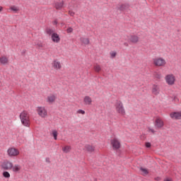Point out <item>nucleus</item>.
Instances as JSON below:
<instances>
[{
  "instance_id": "obj_2",
  "label": "nucleus",
  "mask_w": 181,
  "mask_h": 181,
  "mask_svg": "<svg viewBox=\"0 0 181 181\" xmlns=\"http://www.w3.org/2000/svg\"><path fill=\"white\" fill-rule=\"evenodd\" d=\"M115 107L117 114H119V115H125V108L124 107L122 102L119 100L117 101L115 104Z\"/></svg>"
},
{
  "instance_id": "obj_35",
  "label": "nucleus",
  "mask_w": 181,
  "mask_h": 181,
  "mask_svg": "<svg viewBox=\"0 0 181 181\" xmlns=\"http://www.w3.org/2000/svg\"><path fill=\"white\" fill-rule=\"evenodd\" d=\"M146 147L151 148V143H149V142L146 143Z\"/></svg>"
},
{
  "instance_id": "obj_13",
  "label": "nucleus",
  "mask_w": 181,
  "mask_h": 181,
  "mask_svg": "<svg viewBox=\"0 0 181 181\" xmlns=\"http://www.w3.org/2000/svg\"><path fill=\"white\" fill-rule=\"evenodd\" d=\"M84 151L88 152V153H94V152H95V146L90 144H86L84 146Z\"/></svg>"
},
{
  "instance_id": "obj_18",
  "label": "nucleus",
  "mask_w": 181,
  "mask_h": 181,
  "mask_svg": "<svg viewBox=\"0 0 181 181\" xmlns=\"http://www.w3.org/2000/svg\"><path fill=\"white\" fill-rule=\"evenodd\" d=\"M54 8H57L58 11H60L62 8H64V1H57L54 4Z\"/></svg>"
},
{
  "instance_id": "obj_27",
  "label": "nucleus",
  "mask_w": 181,
  "mask_h": 181,
  "mask_svg": "<svg viewBox=\"0 0 181 181\" xmlns=\"http://www.w3.org/2000/svg\"><path fill=\"white\" fill-rule=\"evenodd\" d=\"M46 33H47V35H49L52 36L53 33H54V30H53L52 28H47Z\"/></svg>"
},
{
  "instance_id": "obj_39",
  "label": "nucleus",
  "mask_w": 181,
  "mask_h": 181,
  "mask_svg": "<svg viewBox=\"0 0 181 181\" xmlns=\"http://www.w3.org/2000/svg\"><path fill=\"white\" fill-rule=\"evenodd\" d=\"M46 162H47L48 163H50V160L49 158H46Z\"/></svg>"
},
{
  "instance_id": "obj_38",
  "label": "nucleus",
  "mask_w": 181,
  "mask_h": 181,
  "mask_svg": "<svg viewBox=\"0 0 181 181\" xmlns=\"http://www.w3.org/2000/svg\"><path fill=\"white\" fill-rule=\"evenodd\" d=\"M2 11H4V7H2L1 6H0V12H2Z\"/></svg>"
},
{
  "instance_id": "obj_6",
  "label": "nucleus",
  "mask_w": 181,
  "mask_h": 181,
  "mask_svg": "<svg viewBox=\"0 0 181 181\" xmlns=\"http://www.w3.org/2000/svg\"><path fill=\"white\" fill-rule=\"evenodd\" d=\"M37 113L41 118H46L47 117V110L45 107H37Z\"/></svg>"
},
{
  "instance_id": "obj_7",
  "label": "nucleus",
  "mask_w": 181,
  "mask_h": 181,
  "mask_svg": "<svg viewBox=\"0 0 181 181\" xmlns=\"http://www.w3.org/2000/svg\"><path fill=\"white\" fill-rule=\"evenodd\" d=\"M154 127L157 129H162V128L165 127V122H163V119H162V118L157 117L154 122Z\"/></svg>"
},
{
  "instance_id": "obj_28",
  "label": "nucleus",
  "mask_w": 181,
  "mask_h": 181,
  "mask_svg": "<svg viewBox=\"0 0 181 181\" xmlns=\"http://www.w3.org/2000/svg\"><path fill=\"white\" fill-rule=\"evenodd\" d=\"M94 70L96 73H100V71H101V66L95 64L94 66Z\"/></svg>"
},
{
  "instance_id": "obj_11",
  "label": "nucleus",
  "mask_w": 181,
  "mask_h": 181,
  "mask_svg": "<svg viewBox=\"0 0 181 181\" xmlns=\"http://www.w3.org/2000/svg\"><path fill=\"white\" fill-rule=\"evenodd\" d=\"M13 167V163H12V162L11 161H4L1 164V168L4 170H11Z\"/></svg>"
},
{
  "instance_id": "obj_3",
  "label": "nucleus",
  "mask_w": 181,
  "mask_h": 181,
  "mask_svg": "<svg viewBox=\"0 0 181 181\" xmlns=\"http://www.w3.org/2000/svg\"><path fill=\"white\" fill-rule=\"evenodd\" d=\"M153 64L156 67H165L166 66V60L162 57H157L153 59Z\"/></svg>"
},
{
  "instance_id": "obj_37",
  "label": "nucleus",
  "mask_w": 181,
  "mask_h": 181,
  "mask_svg": "<svg viewBox=\"0 0 181 181\" xmlns=\"http://www.w3.org/2000/svg\"><path fill=\"white\" fill-rule=\"evenodd\" d=\"M37 45L38 46V47H42L43 45H42V42H40L38 44H37Z\"/></svg>"
},
{
  "instance_id": "obj_34",
  "label": "nucleus",
  "mask_w": 181,
  "mask_h": 181,
  "mask_svg": "<svg viewBox=\"0 0 181 181\" xmlns=\"http://www.w3.org/2000/svg\"><path fill=\"white\" fill-rule=\"evenodd\" d=\"M148 132H151L152 134H155V129H151V128H148Z\"/></svg>"
},
{
  "instance_id": "obj_40",
  "label": "nucleus",
  "mask_w": 181,
  "mask_h": 181,
  "mask_svg": "<svg viewBox=\"0 0 181 181\" xmlns=\"http://www.w3.org/2000/svg\"><path fill=\"white\" fill-rule=\"evenodd\" d=\"M164 181H172V180L169 178H166Z\"/></svg>"
},
{
  "instance_id": "obj_19",
  "label": "nucleus",
  "mask_w": 181,
  "mask_h": 181,
  "mask_svg": "<svg viewBox=\"0 0 181 181\" xmlns=\"http://www.w3.org/2000/svg\"><path fill=\"white\" fill-rule=\"evenodd\" d=\"M159 93H160V89L159 88V86L153 85L152 88V93L154 94V95H158Z\"/></svg>"
},
{
  "instance_id": "obj_23",
  "label": "nucleus",
  "mask_w": 181,
  "mask_h": 181,
  "mask_svg": "<svg viewBox=\"0 0 181 181\" xmlns=\"http://www.w3.org/2000/svg\"><path fill=\"white\" fill-rule=\"evenodd\" d=\"M119 11H125L128 9L129 6L127 4H120L117 6Z\"/></svg>"
},
{
  "instance_id": "obj_20",
  "label": "nucleus",
  "mask_w": 181,
  "mask_h": 181,
  "mask_svg": "<svg viewBox=\"0 0 181 181\" xmlns=\"http://www.w3.org/2000/svg\"><path fill=\"white\" fill-rule=\"evenodd\" d=\"M12 171L14 172L15 173H19L22 169V166L19 164H16L13 165L12 167Z\"/></svg>"
},
{
  "instance_id": "obj_10",
  "label": "nucleus",
  "mask_w": 181,
  "mask_h": 181,
  "mask_svg": "<svg viewBox=\"0 0 181 181\" xmlns=\"http://www.w3.org/2000/svg\"><path fill=\"white\" fill-rule=\"evenodd\" d=\"M111 145L115 151H117V149H119L121 148V142H119V140L118 139H113L111 140Z\"/></svg>"
},
{
  "instance_id": "obj_32",
  "label": "nucleus",
  "mask_w": 181,
  "mask_h": 181,
  "mask_svg": "<svg viewBox=\"0 0 181 181\" xmlns=\"http://www.w3.org/2000/svg\"><path fill=\"white\" fill-rule=\"evenodd\" d=\"M69 15H70V16H74V15H76V13H74V11H69Z\"/></svg>"
},
{
  "instance_id": "obj_17",
  "label": "nucleus",
  "mask_w": 181,
  "mask_h": 181,
  "mask_svg": "<svg viewBox=\"0 0 181 181\" xmlns=\"http://www.w3.org/2000/svg\"><path fill=\"white\" fill-rule=\"evenodd\" d=\"M51 39L54 43H59L60 42V36L56 33L52 34Z\"/></svg>"
},
{
  "instance_id": "obj_24",
  "label": "nucleus",
  "mask_w": 181,
  "mask_h": 181,
  "mask_svg": "<svg viewBox=\"0 0 181 181\" xmlns=\"http://www.w3.org/2000/svg\"><path fill=\"white\" fill-rule=\"evenodd\" d=\"M51 135L53 136L54 141H57V135H59V132L57 130L54 129L52 131Z\"/></svg>"
},
{
  "instance_id": "obj_8",
  "label": "nucleus",
  "mask_w": 181,
  "mask_h": 181,
  "mask_svg": "<svg viewBox=\"0 0 181 181\" xmlns=\"http://www.w3.org/2000/svg\"><path fill=\"white\" fill-rule=\"evenodd\" d=\"M170 118L180 121L181 119V111H173L170 113Z\"/></svg>"
},
{
  "instance_id": "obj_41",
  "label": "nucleus",
  "mask_w": 181,
  "mask_h": 181,
  "mask_svg": "<svg viewBox=\"0 0 181 181\" xmlns=\"http://www.w3.org/2000/svg\"><path fill=\"white\" fill-rule=\"evenodd\" d=\"M54 25H57V21L54 22Z\"/></svg>"
},
{
  "instance_id": "obj_22",
  "label": "nucleus",
  "mask_w": 181,
  "mask_h": 181,
  "mask_svg": "<svg viewBox=\"0 0 181 181\" xmlns=\"http://www.w3.org/2000/svg\"><path fill=\"white\" fill-rule=\"evenodd\" d=\"M62 151L64 152V153H70V152L71 151V146H64V147H62Z\"/></svg>"
},
{
  "instance_id": "obj_4",
  "label": "nucleus",
  "mask_w": 181,
  "mask_h": 181,
  "mask_svg": "<svg viewBox=\"0 0 181 181\" xmlns=\"http://www.w3.org/2000/svg\"><path fill=\"white\" fill-rule=\"evenodd\" d=\"M165 81L168 86H175V83H176V76L173 75V74H167L165 76Z\"/></svg>"
},
{
  "instance_id": "obj_31",
  "label": "nucleus",
  "mask_w": 181,
  "mask_h": 181,
  "mask_svg": "<svg viewBox=\"0 0 181 181\" xmlns=\"http://www.w3.org/2000/svg\"><path fill=\"white\" fill-rule=\"evenodd\" d=\"M76 114H81V115H84L86 114V111L79 109L76 111Z\"/></svg>"
},
{
  "instance_id": "obj_21",
  "label": "nucleus",
  "mask_w": 181,
  "mask_h": 181,
  "mask_svg": "<svg viewBox=\"0 0 181 181\" xmlns=\"http://www.w3.org/2000/svg\"><path fill=\"white\" fill-rule=\"evenodd\" d=\"M80 42L82 43V45H84V46L90 45V40L87 37H81L80 38Z\"/></svg>"
},
{
  "instance_id": "obj_9",
  "label": "nucleus",
  "mask_w": 181,
  "mask_h": 181,
  "mask_svg": "<svg viewBox=\"0 0 181 181\" xmlns=\"http://www.w3.org/2000/svg\"><path fill=\"white\" fill-rule=\"evenodd\" d=\"M52 67L56 71H59V70H62V63H60L59 59H54L52 62Z\"/></svg>"
},
{
  "instance_id": "obj_33",
  "label": "nucleus",
  "mask_w": 181,
  "mask_h": 181,
  "mask_svg": "<svg viewBox=\"0 0 181 181\" xmlns=\"http://www.w3.org/2000/svg\"><path fill=\"white\" fill-rule=\"evenodd\" d=\"M67 33H73V28H69L66 30Z\"/></svg>"
},
{
  "instance_id": "obj_16",
  "label": "nucleus",
  "mask_w": 181,
  "mask_h": 181,
  "mask_svg": "<svg viewBox=\"0 0 181 181\" xmlns=\"http://www.w3.org/2000/svg\"><path fill=\"white\" fill-rule=\"evenodd\" d=\"M56 95L50 94L47 97L46 101L48 103V104H53V103L56 101Z\"/></svg>"
},
{
  "instance_id": "obj_15",
  "label": "nucleus",
  "mask_w": 181,
  "mask_h": 181,
  "mask_svg": "<svg viewBox=\"0 0 181 181\" xmlns=\"http://www.w3.org/2000/svg\"><path fill=\"white\" fill-rule=\"evenodd\" d=\"M0 64L3 66H6V64H9V59L5 55L0 57Z\"/></svg>"
},
{
  "instance_id": "obj_25",
  "label": "nucleus",
  "mask_w": 181,
  "mask_h": 181,
  "mask_svg": "<svg viewBox=\"0 0 181 181\" xmlns=\"http://www.w3.org/2000/svg\"><path fill=\"white\" fill-rule=\"evenodd\" d=\"M140 172L141 175H143V176H146V175H148V173H149V171L148 170V169L144 168H140Z\"/></svg>"
},
{
  "instance_id": "obj_14",
  "label": "nucleus",
  "mask_w": 181,
  "mask_h": 181,
  "mask_svg": "<svg viewBox=\"0 0 181 181\" xmlns=\"http://www.w3.org/2000/svg\"><path fill=\"white\" fill-rule=\"evenodd\" d=\"M83 104L84 105H93V98L91 97L86 95L83 98Z\"/></svg>"
},
{
  "instance_id": "obj_29",
  "label": "nucleus",
  "mask_w": 181,
  "mask_h": 181,
  "mask_svg": "<svg viewBox=\"0 0 181 181\" xmlns=\"http://www.w3.org/2000/svg\"><path fill=\"white\" fill-rule=\"evenodd\" d=\"M3 176L6 179H9V177H11V174L8 171H4L3 172Z\"/></svg>"
},
{
  "instance_id": "obj_12",
  "label": "nucleus",
  "mask_w": 181,
  "mask_h": 181,
  "mask_svg": "<svg viewBox=\"0 0 181 181\" xmlns=\"http://www.w3.org/2000/svg\"><path fill=\"white\" fill-rule=\"evenodd\" d=\"M128 42L136 45L139 42V37L136 35H131L128 37Z\"/></svg>"
},
{
  "instance_id": "obj_1",
  "label": "nucleus",
  "mask_w": 181,
  "mask_h": 181,
  "mask_svg": "<svg viewBox=\"0 0 181 181\" xmlns=\"http://www.w3.org/2000/svg\"><path fill=\"white\" fill-rule=\"evenodd\" d=\"M19 118L21 119V124L26 127L27 128H29L30 127V115H29V112L26 111H23L20 115Z\"/></svg>"
},
{
  "instance_id": "obj_36",
  "label": "nucleus",
  "mask_w": 181,
  "mask_h": 181,
  "mask_svg": "<svg viewBox=\"0 0 181 181\" xmlns=\"http://www.w3.org/2000/svg\"><path fill=\"white\" fill-rule=\"evenodd\" d=\"M174 101H175V103H178L179 98H177V97L175 96L174 97Z\"/></svg>"
},
{
  "instance_id": "obj_5",
  "label": "nucleus",
  "mask_w": 181,
  "mask_h": 181,
  "mask_svg": "<svg viewBox=\"0 0 181 181\" xmlns=\"http://www.w3.org/2000/svg\"><path fill=\"white\" fill-rule=\"evenodd\" d=\"M19 153V150L15 147H10L7 150V155L10 158H16V156H18Z\"/></svg>"
},
{
  "instance_id": "obj_26",
  "label": "nucleus",
  "mask_w": 181,
  "mask_h": 181,
  "mask_svg": "<svg viewBox=\"0 0 181 181\" xmlns=\"http://www.w3.org/2000/svg\"><path fill=\"white\" fill-rule=\"evenodd\" d=\"M10 10L13 11V12H14L15 13H18V12L20 11L19 7L16 6H11L10 7Z\"/></svg>"
},
{
  "instance_id": "obj_30",
  "label": "nucleus",
  "mask_w": 181,
  "mask_h": 181,
  "mask_svg": "<svg viewBox=\"0 0 181 181\" xmlns=\"http://www.w3.org/2000/svg\"><path fill=\"white\" fill-rule=\"evenodd\" d=\"M110 57L112 59H114V57H115L117 56V52L115 51H112L110 52Z\"/></svg>"
}]
</instances>
